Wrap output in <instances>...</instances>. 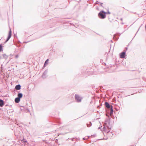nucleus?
Instances as JSON below:
<instances>
[{
	"mask_svg": "<svg viewBox=\"0 0 146 146\" xmlns=\"http://www.w3.org/2000/svg\"><path fill=\"white\" fill-rule=\"evenodd\" d=\"M72 141H73V139H72Z\"/></svg>",
	"mask_w": 146,
	"mask_h": 146,
	"instance_id": "32",
	"label": "nucleus"
},
{
	"mask_svg": "<svg viewBox=\"0 0 146 146\" xmlns=\"http://www.w3.org/2000/svg\"><path fill=\"white\" fill-rule=\"evenodd\" d=\"M11 33H12V31H11V29H10V30L9 31L8 35L7 37V39H6V41H5V43H6L11 38Z\"/></svg>",
	"mask_w": 146,
	"mask_h": 146,
	"instance_id": "4",
	"label": "nucleus"
},
{
	"mask_svg": "<svg viewBox=\"0 0 146 146\" xmlns=\"http://www.w3.org/2000/svg\"><path fill=\"white\" fill-rule=\"evenodd\" d=\"M3 50V46L2 44H0V52Z\"/></svg>",
	"mask_w": 146,
	"mask_h": 146,
	"instance_id": "15",
	"label": "nucleus"
},
{
	"mask_svg": "<svg viewBox=\"0 0 146 146\" xmlns=\"http://www.w3.org/2000/svg\"><path fill=\"white\" fill-rule=\"evenodd\" d=\"M101 127H102V126H101V127H100H100H98V129H100Z\"/></svg>",
	"mask_w": 146,
	"mask_h": 146,
	"instance_id": "23",
	"label": "nucleus"
},
{
	"mask_svg": "<svg viewBox=\"0 0 146 146\" xmlns=\"http://www.w3.org/2000/svg\"><path fill=\"white\" fill-rule=\"evenodd\" d=\"M19 57V55L18 54H17L15 56V58H17Z\"/></svg>",
	"mask_w": 146,
	"mask_h": 146,
	"instance_id": "17",
	"label": "nucleus"
},
{
	"mask_svg": "<svg viewBox=\"0 0 146 146\" xmlns=\"http://www.w3.org/2000/svg\"><path fill=\"white\" fill-rule=\"evenodd\" d=\"M87 127H89L92 125V123L91 122H90L89 123H87Z\"/></svg>",
	"mask_w": 146,
	"mask_h": 146,
	"instance_id": "14",
	"label": "nucleus"
},
{
	"mask_svg": "<svg viewBox=\"0 0 146 146\" xmlns=\"http://www.w3.org/2000/svg\"><path fill=\"white\" fill-rule=\"evenodd\" d=\"M23 96V94L21 93L18 92L17 94V97L20 98V99L22 98Z\"/></svg>",
	"mask_w": 146,
	"mask_h": 146,
	"instance_id": "9",
	"label": "nucleus"
},
{
	"mask_svg": "<svg viewBox=\"0 0 146 146\" xmlns=\"http://www.w3.org/2000/svg\"><path fill=\"white\" fill-rule=\"evenodd\" d=\"M106 115L107 117H108L109 118V120H105V123L106 124H107V123H108L109 124H110V117L109 115H108V114H106Z\"/></svg>",
	"mask_w": 146,
	"mask_h": 146,
	"instance_id": "10",
	"label": "nucleus"
},
{
	"mask_svg": "<svg viewBox=\"0 0 146 146\" xmlns=\"http://www.w3.org/2000/svg\"><path fill=\"white\" fill-rule=\"evenodd\" d=\"M121 24L122 25H123L124 24V23L123 22L121 23Z\"/></svg>",
	"mask_w": 146,
	"mask_h": 146,
	"instance_id": "29",
	"label": "nucleus"
},
{
	"mask_svg": "<svg viewBox=\"0 0 146 146\" xmlns=\"http://www.w3.org/2000/svg\"><path fill=\"white\" fill-rule=\"evenodd\" d=\"M126 51H123L120 54V58H124L125 56Z\"/></svg>",
	"mask_w": 146,
	"mask_h": 146,
	"instance_id": "5",
	"label": "nucleus"
},
{
	"mask_svg": "<svg viewBox=\"0 0 146 146\" xmlns=\"http://www.w3.org/2000/svg\"><path fill=\"white\" fill-rule=\"evenodd\" d=\"M115 36H116V35H115V34L114 35V36L113 38H114V37H115Z\"/></svg>",
	"mask_w": 146,
	"mask_h": 146,
	"instance_id": "31",
	"label": "nucleus"
},
{
	"mask_svg": "<svg viewBox=\"0 0 146 146\" xmlns=\"http://www.w3.org/2000/svg\"><path fill=\"white\" fill-rule=\"evenodd\" d=\"M107 128H108V129H111V127H109V126H107Z\"/></svg>",
	"mask_w": 146,
	"mask_h": 146,
	"instance_id": "21",
	"label": "nucleus"
},
{
	"mask_svg": "<svg viewBox=\"0 0 146 146\" xmlns=\"http://www.w3.org/2000/svg\"><path fill=\"white\" fill-rule=\"evenodd\" d=\"M48 72V70H46L44 73H43L42 76V78H45L46 77V75Z\"/></svg>",
	"mask_w": 146,
	"mask_h": 146,
	"instance_id": "6",
	"label": "nucleus"
},
{
	"mask_svg": "<svg viewBox=\"0 0 146 146\" xmlns=\"http://www.w3.org/2000/svg\"><path fill=\"white\" fill-rule=\"evenodd\" d=\"M106 12L104 11H102L98 14V16L99 17L102 19H104L106 17Z\"/></svg>",
	"mask_w": 146,
	"mask_h": 146,
	"instance_id": "2",
	"label": "nucleus"
},
{
	"mask_svg": "<svg viewBox=\"0 0 146 146\" xmlns=\"http://www.w3.org/2000/svg\"><path fill=\"white\" fill-rule=\"evenodd\" d=\"M140 27H141V26H140V27H139V28H140ZM139 28H139V29H138V31H137V32L136 33V34H135V35H136V34H137V33L138 31L139 30Z\"/></svg>",
	"mask_w": 146,
	"mask_h": 146,
	"instance_id": "22",
	"label": "nucleus"
},
{
	"mask_svg": "<svg viewBox=\"0 0 146 146\" xmlns=\"http://www.w3.org/2000/svg\"><path fill=\"white\" fill-rule=\"evenodd\" d=\"M103 130L105 131H106V129L105 127V126H104L103 128Z\"/></svg>",
	"mask_w": 146,
	"mask_h": 146,
	"instance_id": "16",
	"label": "nucleus"
},
{
	"mask_svg": "<svg viewBox=\"0 0 146 146\" xmlns=\"http://www.w3.org/2000/svg\"><path fill=\"white\" fill-rule=\"evenodd\" d=\"M49 60L48 59H47L45 61L44 64V67H45L46 66V65L47 64Z\"/></svg>",
	"mask_w": 146,
	"mask_h": 146,
	"instance_id": "12",
	"label": "nucleus"
},
{
	"mask_svg": "<svg viewBox=\"0 0 146 146\" xmlns=\"http://www.w3.org/2000/svg\"><path fill=\"white\" fill-rule=\"evenodd\" d=\"M83 140H85L86 139L85 138V137H84V138H83Z\"/></svg>",
	"mask_w": 146,
	"mask_h": 146,
	"instance_id": "25",
	"label": "nucleus"
},
{
	"mask_svg": "<svg viewBox=\"0 0 146 146\" xmlns=\"http://www.w3.org/2000/svg\"><path fill=\"white\" fill-rule=\"evenodd\" d=\"M3 58L6 59H7L8 58V56H7L5 54H3Z\"/></svg>",
	"mask_w": 146,
	"mask_h": 146,
	"instance_id": "13",
	"label": "nucleus"
},
{
	"mask_svg": "<svg viewBox=\"0 0 146 146\" xmlns=\"http://www.w3.org/2000/svg\"><path fill=\"white\" fill-rule=\"evenodd\" d=\"M1 58H2L1 56H0V59H1Z\"/></svg>",
	"mask_w": 146,
	"mask_h": 146,
	"instance_id": "27",
	"label": "nucleus"
},
{
	"mask_svg": "<svg viewBox=\"0 0 146 146\" xmlns=\"http://www.w3.org/2000/svg\"><path fill=\"white\" fill-rule=\"evenodd\" d=\"M74 98L77 102H81L82 98H80L78 95L76 94L75 95Z\"/></svg>",
	"mask_w": 146,
	"mask_h": 146,
	"instance_id": "3",
	"label": "nucleus"
},
{
	"mask_svg": "<svg viewBox=\"0 0 146 146\" xmlns=\"http://www.w3.org/2000/svg\"><path fill=\"white\" fill-rule=\"evenodd\" d=\"M20 101V99L18 97L15 98V102L17 103H19Z\"/></svg>",
	"mask_w": 146,
	"mask_h": 146,
	"instance_id": "8",
	"label": "nucleus"
},
{
	"mask_svg": "<svg viewBox=\"0 0 146 146\" xmlns=\"http://www.w3.org/2000/svg\"><path fill=\"white\" fill-rule=\"evenodd\" d=\"M4 105V101L1 100H0V107H2Z\"/></svg>",
	"mask_w": 146,
	"mask_h": 146,
	"instance_id": "11",
	"label": "nucleus"
},
{
	"mask_svg": "<svg viewBox=\"0 0 146 146\" xmlns=\"http://www.w3.org/2000/svg\"><path fill=\"white\" fill-rule=\"evenodd\" d=\"M100 3V2L97 1L95 3L96 4H98V3Z\"/></svg>",
	"mask_w": 146,
	"mask_h": 146,
	"instance_id": "19",
	"label": "nucleus"
},
{
	"mask_svg": "<svg viewBox=\"0 0 146 146\" xmlns=\"http://www.w3.org/2000/svg\"><path fill=\"white\" fill-rule=\"evenodd\" d=\"M21 86L20 84H18L16 86L15 88L16 90H19L21 89Z\"/></svg>",
	"mask_w": 146,
	"mask_h": 146,
	"instance_id": "7",
	"label": "nucleus"
},
{
	"mask_svg": "<svg viewBox=\"0 0 146 146\" xmlns=\"http://www.w3.org/2000/svg\"><path fill=\"white\" fill-rule=\"evenodd\" d=\"M23 142H27V141L26 140L25 141H23Z\"/></svg>",
	"mask_w": 146,
	"mask_h": 146,
	"instance_id": "28",
	"label": "nucleus"
},
{
	"mask_svg": "<svg viewBox=\"0 0 146 146\" xmlns=\"http://www.w3.org/2000/svg\"><path fill=\"white\" fill-rule=\"evenodd\" d=\"M100 6L101 7H103V5H102L103 4V3H100Z\"/></svg>",
	"mask_w": 146,
	"mask_h": 146,
	"instance_id": "18",
	"label": "nucleus"
},
{
	"mask_svg": "<svg viewBox=\"0 0 146 146\" xmlns=\"http://www.w3.org/2000/svg\"><path fill=\"white\" fill-rule=\"evenodd\" d=\"M105 105L107 108L110 109V114H112L113 112V106L111 105H110L107 102H105Z\"/></svg>",
	"mask_w": 146,
	"mask_h": 146,
	"instance_id": "1",
	"label": "nucleus"
},
{
	"mask_svg": "<svg viewBox=\"0 0 146 146\" xmlns=\"http://www.w3.org/2000/svg\"><path fill=\"white\" fill-rule=\"evenodd\" d=\"M110 132V131H107V133H108V132Z\"/></svg>",
	"mask_w": 146,
	"mask_h": 146,
	"instance_id": "30",
	"label": "nucleus"
},
{
	"mask_svg": "<svg viewBox=\"0 0 146 146\" xmlns=\"http://www.w3.org/2000/svg\"><path fill=\"white\" fill-rule=\"evenodd\" d=\"M93 136H94V137H96V134H94V135H93Z\"/></svg>",
	"mask_w": 146,
	"mask_h": 146,
	"instance_id": "24",
	"label": "nucleus"
},
{
	"mask_svg": "<svg viewBox=\"0 0 146 146\" xmlns=\"http://www.w3.org/2000/svg\"><path fill=\"white\" fill-rule=\"evenodd\" d=\"M120 20L122 21H123V19L122 18H121Z\"/></svg>",
	"mask_w": 146,
	"mask_h": 146,
	"instance_id": "26",
	"label": "nucleus"
},
{
	"mask_svg": "<svg viewBox=\"0 0 146 146\" xmlns=\"http://www.w3.org/2000/svg\"><path fill=\"white\" fill-rule=\"evenodd\" d=\"M106 13L110 14V13L109 11H108L107 12H106Z\"/></svg>",
	"mask_w": 146,
	"mask_h": 146,
	"instance_id": "20",
	"label": "nucleus"
}]
</instances>
